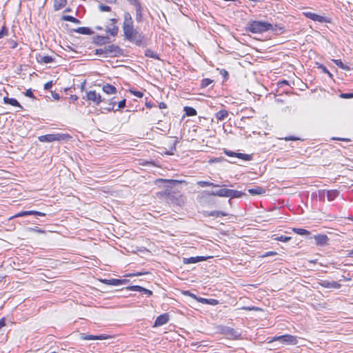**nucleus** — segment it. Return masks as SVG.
<instances>
[{
	"mask_svg": "<svg viewBox=\"0 0 353 353\" xmlns=\"http://www.w3.org/2000/svg\"><path fill=\"white\" fill-rule=\"evenodd\" d=\"M245 194L241 191L232 190V189H225L222 188L219 189L216 191L212 192H203L199 199V201H205L208 200L211 196H217L221 197H230L231 199L234 198H240Z\"/></svg>",
	"mask_w": 353,
	"mask_h": 353,
	"instance_id": "obj_1",
	"label": "nucleus"
},
{
	"mask_svg": "<svg viewBox=\"0 0 353 353\" xmlns=\"http://www.w3.org/2000/svg\"><path fill=\"white\" fill-rule=\"evenodd\" d=\"M271 28V23L261 21H250L247 25V30L249 32L254 34H261L267 31H270V28Z\"/></svg>",
	"mask_w": 353,
	"mask_h": 353,
	"instance_id": "obj_2",
	"label": "nucleus"
},
{
	"mask_svg": "<svg viewBox=\"0 0 353 353\" xmlns=\"http://www.w3.org/2000/svg\"><path fill=\"white\" fill-rule=\"evenodd\" d=\"M125 39L138 46H145L146 45L144 41L145 36L136 28L132 30L128 35H125Z\"/></svg>",
	"mask_w": 353,
	"mask_h": 353,
	"instance_id": "obj_3",
	"label": "nucleus"
},
{
	"mask_svg": "<svg viewBox=\"0 0 353 353\" xmlns=\"http://www.w3.org/2000/svg\"><path fill=\"white\" fill-rule=\"evenodd\" d=\"M268 343H271L276 341L287 345H296L298 343L297 337L290 334H285L274 336L272 338H268Z\"/></svg>",
	"mask_w": 353,
	"mask_h": 353,
	"instance_id": "obj_4",
	"label": "nucleus"
},
{
	"mask_svg": "<svg viewBox=\"0 0 353 353\" xmlns=\"http://www.w3.org/2000/svg\"><path fill=\"white\" fill-rule=\"evenodd\" d=\"M122 28L124 37H125V35H128V34H130V32H131V31L135 28L132 16L128 12H125L123 14V22Z\"/></svg>",
	"mask_w": 353,
	"mask_h": 353,
	"instance_id": "obj_5",
	"label": "nucleus"
},
{
	"mask_svg": "<svg viewBox=\"0 0 353 353\" xmlns=\"http://www.w3.org/2000/svg\"><path fill=\"white\" fill-rule=\"evenodd\" d=\"M69 136L65 134H49L39 136L38 139L40 142H53L55 141L65 140Z\"/></svg>",
	"mask_w": 353,
	"mask_h": 353,
	"instance_id": "obj_6",
	"label": "nucleus"
},
{
	"mask_svg": "<svg viewBox=\"0 0 353 353\" xmlns=\"http://www.w3.org/2000/svg\"><path fill=\"white\" fill-rule=\"evenodd\" d=\"M106 57H118L122 54V49L117 45H110L105 46Z\"/></svg>",
	"mask_w": 353,
	"mask_h": 353,
	"instance_id": "obj_7",
	"label": "nucleus"
},
{
	"mask_svg": "<svg viewBox=\"0 0 353 353\" xmlns=\"http://www.w3.org/2000/svg\"><path fill=\"white\" fill-rule=\"evenodd\" d=\"M315 240V243L318 246H325L329 244L330 239L329 237L324 234H318L313 236Z\"/></svg>",
	"mask_w": 353,
	"mask_h": 353,
	"instance_id": "obj_8",
	"label": "nucleus"
},
{
	"mask_svg": "<svg viewBox=\"0 0 353 353\" xmlns=\"http://www.w3.org/2000/svg\"><path fill=\"white\" fill-rule=\"evenodd\" d=\"M86 97L88 100L93 101L97 105L105 101V99H102L101 96L94 90L88 92Z\"/></svg>",
	"mask_w": 353,
	"mask_h": 353,
	"instance_id": "obj_9",
	"label": "nucleus"
},
{
	"mask_svg": "<svg viewBox=\"0 0 353 353\" xmlns=\"http://www.w3.org/2000/svg\"><path fill=\"white\" fill-rule=\"evenodd\" d=\"M170 320L169 314L164 313L159 316L154 321V327H159L166 324Z\"/></svg>",
	"mask_w": 353,
	"mask_h": 353,
	"instance_id": "obj_10",
	"label": "nucleus"
},
{
	"mask_svg": "<svg viewBox=\"0 0 353 353\" xmlns=\"http://www.w3.org/2000/svg\"><path fill=\"white\" fill-rule=\"evenodd\" d=\"M303 14L307 18L312 19L314 21H318V22H321V23H324V22L327 21L325 17H324L323 16H320L314 12H304Z\"/></svg>",
	"mask_w": 353,
	"mask_h": 353,
	"instance_id": "obj_11",
	"label": "nucleus"
},
{
	"mask_svg": "<svg viewBox=\"0 0 353 353\" xmlns=\"http://www.w3.org/2000/svg\"><path fill=\"white\" fill-rule=\"evenodd\" d=\"M3 100V103L5 104L10 105L14 107L18 108L19 110H17V112H19V111L23 110V106L19 103V102L17 99H15L14 98H9L8 97H4Z\"/></svg>",
	"mask_w": 353,
	"mask_h": 353,
	"instance_id": "obj_12",
	"label": "nucleus"
},
{
	"mask_svg": "<svg viewBox=\"0 0 353 353\" xmlns=\"http://www.w3.org/2000/svg\"><path fill=\"white\" fill-rule=\"evenodd\" d=\"M101 282L106 285L117 286V285L125 284L128 282V281L126 279H103L101 281Z\"/></svg>",
	"mask_w": 353,
	"mask_h": 353,
	"instance_id": "obj_13",
	"label": "nucleus"
},
{
	"mask_svg": "<svg viewBox=\"0 0 353 353\" xmlns=\"http://www.w3.org/2000/svg\"><path fill=\"white\" fill-rule=\"evenodd\" d=\"M203 216L209 217V216H214V217H221L226 216L228 214L219 210H214V211H203L202 212Z\"/></svg>",
	"mask_w": 353,
	"mask_h": 353,
	"instance_id": "obj_14",
	"label": "nucleus"
},
{
	"mask_svg": "<svg viewBox=\"0 0 353 353\" xmlns=\"http://www.w3.org/2000/svg\"><path fill=\"white\" fill-rule=\"evenodd\" d=\"M28 215L45 216L46 213L39 212V211H35V210L22 211V212H19L18 214H15L14 216V217L25 216H28Z\"/></svg>",
	"mask_w": 353,
	"mask_h": 353,
	"instance_id": "obj_15",
	"label": "nucleus"
},
{
	"mask_svg": "<svg viewBox=\"0 0 353 353\" xmlns=\"http://www.w3.org/2000/svg\"><path fill=\"white\" fill-rule=\"evenodd\" d=\"M207 259L205 256H192L189 258H183V263L185 264H190V263H196L201 261H204Z\"/></svg>",
	"mask_w": 353,
	"mask_h": 353,
	"instance_id": "obj_16",
	"label": "nucleus"
},
{
	"mask_svg": "<svg viewBox=\"0 0 353 353\" xmlns=\"http://www.w3.org/2000/svg\"><path fill=\"white\" fill-rule=\"evenodd\" d=\"M94 43L98 46H103L110 42L108 37L97 35L93 38Z\"/></svg>",
	"mask_w": 353,
	"mask_h": 353,
	"instance_id": "obj_17",
	"label": "nucleus"
},
{
	"mask_svg": "<svg viewBox=\"0 0 353 353\" xmlns=\"http://www.w3.org/2000/svg\"><path fill=\"white\" fill-rule=\"evenodd\" d=\"M321 286L326 288H336L339 289L341 288V285L338 283L336 281H323L320 283Z\"/></svg>",
	"mask_w": 353,
	"mask_h": 353,
	"instance_id": "obj_18",
	"label": "nucleus"
},
{
	"mask_svg": "<svg viewBox=\"0 0 353 353\" xmlns=\"http://www.w3.org/2000/svg\"><path fill=\"white\" fill-rule=\"evenodd\" d=\"M103 91L108 94H114L117 93V88L110 84H104L102 87Z\"/></svg>",
	"mask_w": 353,
	"mask_h": 353,
	"instance_id": "obj_19",
	"label": "nucleus"
},
{
	"mask_svg": "<svg viewBox=\"0 0 353 353\" xmlns=\"http://www.w3.org/2000/svg\"><path fill=\"white\" fill-rule=\"evenodd\" d=\"M74 32L81 34H86V35H91L94 33V32L88 27H79L77 29L74 30Z\"/></svg>",
	"mask_w": 353,
	"mask_h": 353,
	"instance_id": "obj_20",
	"label": "nucleus"
},
{
	"mask_svg": "<svg viewBox=\"0 0 353 353\" xmlns=\"http://www.w3.org/2000/svg\"><path fill=\"white\" fill-rule=\"evenodd\" d=\"M228 117V112L225 110H221L215 114L217 121H223Z\"/></svg>",
	"mask_w": 353,
	"mask_h": 353,
	"instance_id": "obj_21",
	"label": "nucleus"
},
{
	"mask_svg": "<svg viewBox=\"0 0 353 353\" xmlns=\"http://www.w3.org/2000/svg\"><path fill=\"white\" fill-rule=\"evenodd\" d=\"M248 192L252 195H260L265 192V190L261 187H256L254 188H250L248 190Z\"/></svg>",
	"mask_w": 353,
	"mask_h": 353,
	"instance_id": "obj_22",
	"label": "nucleus"
},
{
	"mask_svg": "<svg viewBox=\"0 0 353 353\" xmlns=\"http://www.w3.org/2000/svg\"><path fill=\"white\" fill-rule=\"evenodd\" d=\"M37 59L38 62L44 63H50L53 62L54 60V59L52 57L49 56V55H46V56L39 55L37 58Z\"/></svg>",
	"mask_w": 353,
	"mask_h": 353,
	"instance_id": "obj_23",
	"label": "nucleus"
},
{
	"mask_svg": "<svg viewBox=\"0 0 353 353\" xmlns=\"http://www.w3.org/2000/svg\"><path fill=\"white\" fill-rule=\"evenodd\" d=\"M270 30L272 31L275 34H281L284 32L285 28L283 26H281L280 25L272 24V28H270Z\"/></svg>",
	"mask_w": 353,
	"mask_h": 353,
	"instance_id": "obj_24",
	"label": "nucleus"
},
{
	"mask_svg": "<svg viewBox=\"0 0 353 353\" xmlns=\"http://www.w3.org/2000/svg\"><path fill=\"white\" fill-rule=\"evenodd\" d=\"M339 192L336 190H328L326 192L327 198L329 201L334 200L339 195Z\"/></svg>",
	"mask_w": 353,
	"mask_h": 353,
	"instance_id": "obj_25",
	"label": "nucleus"
},
{
	"mask_svg": "<svg viewBox=\"0 0 353 353\" xmlns=\"http://www.w3.org/2000/svg\"><path fill=\"white\" fill-rule=\"evenodd\" d=\"M67 3V0H54V9L55 10H59L63 7Z\"/></svg>",
	"mask_w": 353,
	"mask_h": 353,
	"instance_id": "obj_26",
	"label": "nucleus"
},
{
	"mask_svg": "<svg viewBox=\"0 0 353 353\" xmlns=\"http://www.w3.org/2000/svg\"><path fill=\"white\" fill-rule=\"evenodd\" d=\"M196 184L198 185H199L200 187H208V186H212V187H214V188H216V187H222L223 185H221L219 184H215V183H211L210 181H199L196 182Z\"/></svg>",
	"mask_w": 353,
	"mask_h": 353,
	"instance_id": "obj_27",
	"label": "nucleus"
},
{
	"mask_svg": "<svg viewBox=\"0 0 353 353\" xmlns=\"http://www.w3.org/2000/svg\"><path fill=\"white\" fill-rule=\"evenodd\" d=\"M105 31L111 36L115 37L119 32V28L117 26H111V27H107Z\"/></svg>",
	"mask_w": 353,
	"mask_h": 353,
	"instance_id": "obj_28",
	"label": "nucleus"
},
{
	"mask_svg": "<svg viewBox=\"0 0 353 353\" xmlns=\"http://www.w3.org/2000/svg\"><path fill=\"white\" fill-rule=\"evenodd\" d=\"M332 61L337 66H339L340 68L344 70L349 71L351 69L349 65L344 64L340 59H333Z\"/></svg>",
	"mask_w": 353,
	"mask_h": 353,
	"instance_id": "obj_29",
	"label": "nucleus"
},
{
	"mask_svg": "<svg viewBox=\"0 0 353 353\" xmlns=\"http://www.w3.org/2000/svg\"><path fill=\"white\" fill-rule=\"evenodd\" d=\"M184 112L188 117L195 116L197 114L196 110L194 108L189 106L184 107Z\"/></svg>",
	"mask_w": 353,
	"mask_h": 353,
	"instance_id": "obj_30",
	"label": "nucleus"
},
{
	"mask_svg": "<svg viewBox=\"0 0 353 353\" xmlns=\"http://www.w3.org/2000/svg\"><path fill=\"white\" fill-rule=\"evenodd\" d=\"M145 55L147 57H150V58H153L155 59H159V55L157 54V53H156L155 52H154L153 50H152L150 49L145 50Z\"/></svg>",
	"mask_w": 353,
	"mask_h": 353,
	"instance_id": "obj_31",
	"label": "nucleus"
},
{
	"mask_svg": "<svg viewBox=\"0 0 353 353\" xmlns=\"http://www.w3.org/2000/svg\"><path fill=\"white\" fill-rule=\"evenodd\" d=\"M142 7L136 9V20L138 23L142 22L143 21Z\"/></svg>",
	"mask_w": 353,
	"mask_h": 353,
	"instance_id": "obj_32",
	"label": "nucleus"
},
{
	"mask_svg": "<svg viewBox=\"0 0 353 353\" xmlns=\"http://www.w3.org/2000/svg\"><path fill=\"white\" fill-rule=\"evenodd\" d=\"M236 157L243 159L244 161H250L252 159V156L247 154L243 153H237L236 154Z\"/></svg>",
	"mask_w": 353,
	"mask_h": 353,
	"instance_id": "obj_33",
	"label": "nucleus"
},
{
	"mask_svg": "<svg viewBox=\"0 0 353 353\" xmlns=\"http://www.w3.org/2000/svg\"><path fill=\"white\" fill-rule=\"evenodd\" d=\"M274 236H275L274 238V240L279 241H283V242H288L291 239L290 236H283V235L278 236V235L275 234V235H274Z\"/></svg>",
	"mask_w": 353,
	"mask_h": 353,
	"instance_id": "obj_34",
	"label": "nucleus"
},
{
	"mask_svg": "<svg viewBox=\"0 0 353 353\" xmlns=\"http://www.w3.org/2000/svg\"><path fill=\"white\" fill-rule=\"evenodd\" d=\"M293 230L299 235H307L310 234V232L307 230L302 228H294Z\"/></svg>",
	"mask_w": 353,
	"mask_h": 353,
	"instance_id": "obj_35",
	"label": "nucleus"
},
{
	"mask_svg": "<svg viewBox=\"0 0 353 353\" xmlns=\"http://www.w3.org/2000/svg\"><path fill=\"white\" fill-rule=\"evenodd\" d=\"M213 82L212 80L210 79H202L201 81V87L202 88H207L208 85H210Z\"/></svg>",
	"mask_w": 353,
	"mask_h": 353,
	"instance_id": "obj_36",
	"label": "nucleus"
},
{
	"mask_svg": "<svg viewBox=\"0 0 353 353\" xmlns=\"http://www.w3.org/2000/svg\"><path fill=\"white\" fill-rule=\"evenodd\" d=\"M219 71V74L223 77L224 81H227L229 78V74L225 69H217Z\"/></svg>",
	"mask_w": 353,
	"mask_h": 353,
	"instance_id": "obj_37",
	"label": "nucleus"
},
{
	"mask_svg": "<svg viewBox=\"0 0 353 353\" xmlns=\"http://www.w3.org/2000/svg\"><path fill=\"white\" fill-rule=\"evenodd\" d=\"M127 289L129 290L137 291V292H141L143 291L144 288L139 286V285H132V286L127 288Z\"/></svg>",
	"mask_w": 353,
	"mask_h": 353,
	"instance_id": "obj_38",
	"label": "nucleus"
},
{
	"mask_svg": "<svg viewBox=\"0 0 353 353\" xmlns=\"http://www.w3.org/2000/svg\"><path fill=\"white\" fill-rule=\"evenodd\" d=\"M130 5L135 7V10L141 7V5L139 0H127Z\"/></svg>",
	"mask_w": 353,
	"mask_h": 353,
	"instance_id": "obj_39",
	"label": "nucleus"
},
{
	"mask_svg": "<svg viewBox=\"0 0 353 353\" xmlns=\"http://www.w3.org/2000/svg\"><path fill=\"white\" fill-rule=\"evenodd\" d=\"M95 54L97 55H102L103 57H106L105 47L103 48L95 50Z\"/></svg>",
	"mask_w": 353,
	"mask_h": 353,
	"instance_id": "obj_40",
	"label": "nucleus"
},
{
	"mask_svg": "<svg viewBox=\"0 0 353 353\" xmlns=\"http://www.w3.org/2000/svg\"><path fill=\"white\" fill-rule=\"evenodd\" d=\"M99 9L101 12H110L111 10V8L110 6L103 4L99 5Z\"/></svg>",
	"mask_w": 353,
	"mask_h": 353,
	"instance_id": "obj_41",
	"label": "nucleus"
},
{
	"mask_svg": "<svg viewBox=\"0 0 353 353\" xmlns=\"http://www.w3.org/2000/svg\"><path fill=\"white\" fill-rule=\"evenodd\" d=\"M8 34V28L3 26L0 30V39L3 38L5 36H7Z\"/></svg>",
	"mask_w": 353,
	"mask_h": 353,
	"instance_id": "obj_42",
	"label": "nucleus"
},
{
	"mask_svg": "<svg viewBox=\"0 0 353 353\" xmlns=\"http://www.w3.org/2000/svg\"><path fill=\"white\" fill-rule=\"evenodd\" d=\"M130 92L134 96H136L137 97H139V98H142L143 96V93L141 91H137V90H132L130 89Z\"/></svg>",
	"mask_w": 353,
	"mask_h": 353,
	"instance_id": "obj_43",
	"label": "nucleus"
},
{
	"mask_svg": "<svg viewBox=\"0 0 353 353\" xmlns=\"http://www.w3.org/2000/svg\"><path fill=\"white\" fill-rule=\"evenodd\" d=\"M116 104V102L115 101H111L109 103H108V107H105L104 108L105 110H108V111H111V110H114V107Z\"/></svg>",
	"mask_w": 353,
	"mask_h": 353,
	"instance_id": "obj_44",
	"label": "nucleus"
},
{
	"mask_svg": "<svg viewBox=\"0 0 353 353\" xmlns=\"http://www.w3.org/2000/svg\"><path fill=\"white\" fill-rule=\"evenodd\" d=\"M81 339L84 340H97V335H85L83 334Z\"/></svg>",
	"mask_w": 353,
	"mask_h": 353,
	"instance_id": "obj_45",
	"label": "nucleus"
},
{
	"mask_svg": "<svg viewBox=\"0 0 353 353\" xmlns=\"http://www.w3.org/2000/svg\"><path fill=\"white\" fill-rule=\"evenodd\" d=\"M74 17L72 16H70V15H63L62 17H61V19L63 21H70V22H72L73 21V19H74Z\"/></svg>",
	"mask_w": 353,
	"mask_h": 353,
	"instance_id": "obj_46",
	"label": "nucleus"
},
{
	"mask_svg": "<svg viewBox=\"0 0 353 353\" xmlns=\"http://www.w3.org/2000/svg\"><path fill=\"white\" fill-rule=\"evenodd\" d=\"M110 337L111 336L108 334H100V335H97V340H105V339H110Z\"/></svg>",
	"mask_w": 353,
	"mask_h": 353,
	"instance_id": "obj_47",
	"label": "nucleus"
},
{
	"mask_svg": "<svg viewBox=\"0 0 353 353\" xmlns=\"http://www.w3.org/2000/svg\"><path fill=\"white\" fill-rule=\"evenodd\" d=\"M125 103H126V100L125 99H123L121 101H119V103H118V108L116 110L124 108L125 107V105H126Z\"/></svg>",
	"mask_w": 353,
	"mask_h": 353,
	"instance_id": "obj_48",
	"label": "nucleus"
},
{
	"mask_svg": "<svg viewBox=\"0 0 353 353\" xmlns=\"http://www.w3.org/2000/svg\"><path fill=\"white\" fill-rule=\"evenodd\" d=\"M25 95L28 97L35 99V97L32 92V90L31 89H28L26 91Z\"/></svg>",
	"mask_w": 353,
	"mask_h": 353,
	"instance_id": "obj_49",
	"label": "nucleus"
},
{
	"mask_svg": "<svg viewBox=\"0 0 353 353\" xmlns=\"http://www.w3.org/2000/svg\"><path fill=\"white\" fill-rule=\"evenodd\" d=\"M341 97L343 99H352L353 98V93H342Z\"/></svg>",
	"mask_w": 353,
	"mask_h": 353,
	"instance_id": "obj_50",
	"label": "nucleus"
},
{
	"mask_svg": "<svg viewBox=\"0 0 353 353\" xmlns=\"http://www.w3.org/2000/svg\"><path fill=\"white\" fill-rule=\"evenodd\" d=\"M8 43L10 44V47L12 49L17 48V43L14 41V40H12V39H10L8 41Z\"/></svg>",
	"mask_w": 353,
	"mask_h": 353,
	"instance_id": "obj_51",
	"label": "nucleus"
},
{
	"mask_svg": "<svg viewBox=\"0 0 353 353\" xmlns=\"http://www.w3.org/2000/svg\"><path fill=\"white\" fill-rule=\"evenodd\" d=\"M219 303V301L214 299H209L208 304L212 305H216Z\"/></svg>",
	"mask_w": 353,
	"mask_h": 353,
	"instance_id": "obj_52",
	"label": "nucleus"
},
{
	"mask_svg": "<svg viewBox=\"0 0 353 353\" xmlns=\"http://www.w3.org/2000/svg\"><path fill=\"white\" fill-rule=\"evenodd\" d=\"M52 85L53 83L52 81H48L44 84V89L47 90H50L52 87Z\"/></svg>",
	"mask_w": 353,
	"mask_h": 353,
	"instance_id": "obj_53",
	"label": "nucleus"
},
{
	"mask_svg": "<svg viewBox=\"0 0 353 353\" xmlns=\"http://www.w3.org/2000/svg\"><path fill=\"white\" fill-rule=\"evenodd\" d=\"M141 293L147 295V296H150L151 295H152V292L145 288L143 289V291L141 292Z\"/></svg>",
	"mask_w": 353,
	"mask_h": 353,
	"instance_id": "obj_54",
	"label": "nucleus"
},
{
	"mask_svg": "<svg viewBox=\"0 0 353 353\" xmlns=\"http://www.w3.org/2000/svg\"><path fill=\"white\" fill-rule=\"evenodd\" d=\"M276 254H277V253H276V252H272V251H270V252H265V253L263 255V257H266V256H274V255H276Z\"/></svg>",
	"mask_w": 353,
	"mask_h": 353,
	"instance_id": "obj_55",
	"label": "nucleus"
},
{
	"mask_svg": "<svg viewBox=\"0 0 353 353\" xmlns=\"http://www.w3.org/2000/svg\"><path fill=\"white\" fill-rule=\"evenodd\" d=\"M284 139L285 141H296V140H299V139L298 137H296L294 136H290V137H285Z\"/></svg>",
	"mask_w": 353,
	"mask_h": 353,
	"instance_id": "obj_56",
	"label": "nucleus"
},
{
	"mask_svg": "<svg viewBox=\"0 0 353 353\" xmlns=\"http://www.w3.org/2000/svg\"><path fill=\"white\" fill-rule=\"evenodd\" d=\"M197 301L203 304H208V299L201 298V297H199V299H197Z\"/></svg>",
	"mask_w": 353,
	"mask_h": 353,
	"instance_id": "obj_57",
	"label": "nucleus"
},
{
	"mask_svg": "<svg viewBox=\"0 0 353 353\" xmlns=\"http://www.w3.org/2000/svg\"><path fill=\"white\" fill-rule=\"evenodd\" d=\"M242 309L245 310H248V311L258 310H259L258 307H243Z\"/></svg>",
	"mask_w": 353,
	"mask_h": 353,
	"instance_id": "obj_58",
	"label": "nucleus"
},
{
	"mask_svg": "<svg viewBox=\"0 0 353 353\" xmlns=\"http://www.w3.org/2000/svg\"><path fill=\"white\" fill-rule=\"evenodd\" d=\"M225 153L228 157H236V152H232V151H225Z\"/></svg>",
	"mask_w": 353,
	"mask_h": 353,
	"instance_id": "obj_59",
	"label": "nucleus"
},
{
	"mask_svg": "<svg viewBox=\"0 0 353 353\" xmlns=\"http://www.w3.org/2000/svg\"><path fill=\"white\" fill-rule=\"evenodd\" d=\"M52 93V97L56 99V100H59L60 99V96L58 93L57 92H51Z\"/></svg>",
	"mask_w": 353,
	"mask_h": 353,
	"instance_id": "obj_60",
	"label": "nucleus"
},
{
	"mask_svg": "<svg viewBox=\"0 0 353 353\" xmlns=\"http://www.w3.org/2000/svg\"><path fill=\"white\" fill-rule=\"evenodd\" d=\"M283 85H289V83L286 80H283L279 82V85L281 88Z\"/></svg>",
	"mask_w": 353,
	"mask_h": 353,
	"instance_id": "obj_61",
	"label": "nucleus"
},
{
	"mask_svg": "<svg viewBox=\"0 0 353 353\" xmlns=\"http://www.w3.org/2000/svg\"><path fill=\"white\" fill-rule=\"evenodd\" d=\"M159 108L160 109L167 108V105H166V103H165L164 102H161V103H159Z\"/></svg>",
	"mask_w": 353,
	"mask_h": 353,
	"instance_id": "obj_62",
	"label": "nucleus"
},
{
	"mask_svg": "<svg viewBox=\"0 0 353 353\" xmlns=\"http://www.w3.org/2000/svg\"><path fill=\"white\" fill-rule=\"evenodd\" d=\"M319 68H321V69H322V70H323V72L324 73H329V71H328V70L326 68V67H325V66H324V65H320Z\"/></svg>",
	"mask_w": 353,
	"mask_h": 353,
	"instance_id": "obj_63",
	"label": "nucleus"
},
{
	"mask_svg": "<svg viewBox=\"0 0 353 353\" xmlns=\"http://www.w3.org/2000/svg\"><path fill=\"white\" fill-rule=\"evenodd\" d=\"M110 21H111L110 26H116V23L118 22V20L116 18H112V19H110Z\"/></svg>",
	"mask_w": 353,
	"mask_h": 353,
	"instance_id": "obj_64",
	"label": "nucleus"
}]
</instances>
